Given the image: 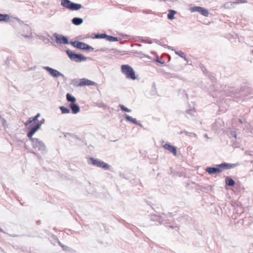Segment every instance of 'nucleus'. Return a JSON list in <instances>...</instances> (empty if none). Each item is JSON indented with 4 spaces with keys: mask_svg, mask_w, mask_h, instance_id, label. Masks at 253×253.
Instances as JSON below:
<instances>
[{
    "mask_svg": "<svg viewBox=\"0 0 253 253\" xmlns=\"http://www.w3.org/2000/svg\"><path fill=\"white\" fill-rule=\"evenodd\" d=\"M121 71L123 74L126 76L127 79L134 80L136 77L135 76V72L128 65H123L121 66Z\"/></svg>",
    "mask_w": 253,
    "mask_h": 253,
    "instance_id": "nucleus-1",
    "label": "nucleus"
},
{
    "mask_svg": "<svg viewBox=\"0 0 253 253\" xmlns=\"http://www.w3.org/2000/svg\"><path fill=\"white\" fill-rule=\"evenodd\" d=\"M61 5L72 11L78 10L82 7L81 4L73 2L70 0H61Z\"/></svg>",
    "mask_w": 253,
    "mask_h": 253,
    "instance_id": "nucleus-2",
    "label": "nucleus"
},
{
    "mask_svg": "<svg viewBox=\"0 0 253 253\" xmlns=\"http://www.w3.org/2000/svg\"><path fill=\"white\" fill-rule=\"evenodd\" d=\"M66 52L68 55L70 60L76 62L85 61L87 59L86 57L83 56L81 54L74 53L69 49L67 50Z\"/></svg>",
    "mask_w": 253,
    "mask_h": 253,
    "instance_id": "nucleus-3",
    "label": "nucleus"
},
{
    "mask_svg": "<svg viewBox=\"0 0 253 253\" xmlns=\"http://www.w3.org/2000/svg\"><path fill=\"white\" fill-rule=\"evenodd\" d=\"M70 43L74 47H76L77 48L83 49V50H93V48L91 46L85 43L79 42V41H74L71 42Z\"/></svg>",
    "mask_w": 253,
    "mask_h": 253,
    "instance_id": "nucleus-4",
    "label": "nucleus"
},
{
    "mask_svg": "<svg viewBox=\"0 0 253 253\" xmlns=\"http://www.w3.org/2000/svg\"><path fill=\"white\" fill-rule=\"evenodd\" d=\"M89 161H90V163L93 166L102 168L105 169H110V165L98 159H95L93 158H90Z\"/></svg>",
    "mask_w": 253,
    "mask_h": 253,
    "instance_id": "nucleus-5",
    "label": "nucleus"
},
{
    "mask_svg": "<svg viewBox=\"0 0 253 253\" xmlns=\"http://www.w3.org/2000/svg\"><path fill=\"white\" fill-rule=\"evenodd\" d=\"M43 69L47 71L52 77L55 78H58L60 77L63 78H65V76L63 74L56 69H54L48 66H44L43 67Z\"/></svg>",
    "mask_w": 253,
    "mask_h": 253,
    "instance_id": "nucleus-6",
    "label": "nucleus"
},
{
    "mask_svg": "<svg viewBox=\"0 0 253 253\" xmlns=\"http://www.w3.org/2000/svg\"><path fill=\"white\" fill-rule=\"evenodd\" d=\"M190 10L192 12H197L205 17H208L209 15V10L203 7L194 6L191 7Z\"/></svg>",
    "mask_w": 253,
    "mask_h": 253,
    "instance_id": "nucleus-7",
    "label": "nucleus"
},
{
    "mask_svg": "<svg viewBox=\"0 0 253 253\" xmlns=\"http://www.w3.org/2000/svg\"><path fill=\"white\" fill-rule=\"evenodd\" d=\"M33 147L34 149H37L40 151H44L45 150V146L42 141L39 139H33Z\"/></svg>",
    "mask_w": 253,
    "mask_h": 253,
    "instance_id": "nucleus-8",
    "label": "nucleus"
},
{
    "mask_svg": "<svg viewBox=\"0 0 253 253\" xmlns=\"http://www.w3.org/2000/svg\"><path fill=\"white\" fill-rule=\"evenodd\" d=\"M54 37L55 38L56 42L58 43H60V44H68L69 43L68 39L66 37H65L62 35H59L57 33H55L54 34Z\"/></svg>",
    "mask_w": 253,
    "mask_h": 253,
    "instance_id": "nucleus-9",
    "label": "nucleus"
},
{
    "mask_svg": "<svg viewBox=\"0 0 253 253\" xmlns=\"http://www.w3.org/2000/svg\"><path fill=\"white\" fill-rule=\"evenodd\" d=\"M97 85V83L93 81L85 79V78H83V79H80L79 83L78 84V86H83L84 85L89 86V85Z\"/></svg>",
    "mask_w": 253,
    "mask_h": 253,
    "instance_id": "nucleus-10",
    "label": "nucleus"
},
{
    "mask_svg": "<svg viewBox=\"0 0 253 253\" xmlns=\"http://www.w3.org/2000/svg\"><path fill=\"white\" fill-rule=\"evenodd\" d=\"M246 1L244 0H237L235 1H228L224 3L223 7L225 9H232L234 7L235 4H239L245 3Z\"/></svg>",
    "mask_w": 253,
    "mask_h": 253,
    "instance_id": "nucleus-11",
    "label": "nucleus"
},
{
    "mask_svg": "<svg viewBox=\"0 0 253 253\" xmlns=\"http://www.w3.org/2000/svg\"><path fill=\"white\" fill-rule=\"evenodd\" d=\"M33 124H30L29 127V131L28 133H29V135H34V134L41 127L42 123H37L35 126H33Z\"/></svg>",
    "mask_w": 253,
    "mask_h": 253,
    "instance_id": "nucleus-12",
    "label": "nucleus"
},
{
    "mask_svg": "<svg viewBox=\"0 0 253 253\" xmlns=\"http://www.w3.org/2000/svg\"><path fill=\"white\" fill-rule=\"evenodd\" d=\"M206 171L208 172L210 174H213L215 173H219L222 172V169L220 167H217V168L214 167H208L206 169Z\"/></svg>",
    "mask_w": 253,
    "mask_h": 253,
    "instance_id": "nucleus-13",
    "label": "nucleus"
},
{
    "mask_svg": "<svg viewBox=\"0 0 253 253\" xmlns=\"http://www.w3.org/2000/svg\"><path fill=\"white\" fill-rule=\"evenodd\" d=\"M163 147L172 153L174 156L177 154L176 148L169 143H166L163 145Z\"/></svg>",
    "mask_w": 253,
    "mask_h": 253,
    "instance_id": "nucleus-14",
    "label": "nucleus"
},
{
    "mask_svg": "<svg viewBox=\"0 0 253 253\" xmlns=\"http://www.w3.org/2000/svg\"><path fill=\"white\" fill-rule=\"evenodd\" d=\"M40 116V114H37L34 117H31L29 118L28 120L25 123V125L27 126L31 124H36L39 122L38 119Z\"/></svg>",
    "mask_w": 253,
    "mask_h": 253,
    "instance_id": "nucleus-15",
    "label": "nucleus"
},
{
    "mask_svg": "<svg viewBox=\"0 0 253 253\" xmlns=\"http://www.w3.org/2000/svg\"><path fill=\"white\" fill-rule=\"evenodd\" d=\"M236 166V164H231L228 163H222L220 165H217V167H220L222 169V171L223 169H228L234 167Z\"/></svg>",
    "mask_w": 253,
    "mask_h": 253,
    "instance_id": "nucleus-16",
    "label": "nucleus"
},
{
    "mask_svg": "<svg viewBox=\"0 0 253 253\" xmlns=\"http://www.w3.org/2000/svg\"><path fill=\"white\" fill-rule=\"evenodd\" d=\"M70 107L73 114H77L79 112L80 108L78 104L75 103H71Z\"/></svg>",
    "mask_w": 253,
    "mask_h": 253,
    "instance_id": "nucleus-17",
    "label": "nucleus"
},
{
    "mask_svg": "<svg viewBox=\"0 0 253 253\" xmlns=\"http://www.w3.org/2000/svg\"><path fill=\"white\" fill-rule=\"evenodd\" d=\"M23 28L25 30V31L27 32V34H25V35H23V36L25 37V38H30L32 37V33L31 32V29L30 27L27 25H25Z\"/></svg>",
    "mask_w": 253,
    "mask_h": 253,
    "instance_id": "nucleus-18",
    "label": "nucleus"
},
{
    "mask_svg": "<svg viewBox=\"0 0 253 253\" xmlns=\"http://www.w3.org/2000/svg\"><path fill=\"white\" fill-rule=\"evenodd\" d=\"M125 118L127 121L131 122L134 124L138 125L139 126H142V125L139 124L135 119H134L126 114L125 115Z\"/></svg>",
    "mask_w": 253,
    "mask_h": 253,
    "instance_id": "nucleus-19",
    "label": "nucleus"
},
{
    "mask_svg": "<svg viewBox=\"0 0 253 253\" xmlns=\"http://www.w3.org/2000/svg\"><path fill=\"white\" fill-rule=\"evenodd\" d=\"M72 23L75 25H80L83 22V19L79 17H75L72 20Z\"/></svg>",
    "mask_w": 253,
    "mask_h": 253,
    "instance_id": "nucleus-20",
    "label": "nucleus"
},
{
    "mask_svg": "<svg viewBox=\"0 0 253 253\" xmlns=\"http://www.w3.org/2000/svg\"><path fill=\"white\" fill-rule=\"evenodd\" d=\"M169 13L168 14V18L169 20H173L175 18L174 14L176 13V11L174 10H169Z\"/></svg>",
    "mask_w": 253,
    "mask_h": 253,
    "instance_id": "nucleus-21",
    "label": "nucleus"
},
{
    "mask_svg": "<svg viewBox=\"0 0 253 253\" xmlns=\"http://www.w3.org/2000/svg\"><path fill=\"white\" fill-rule=\"evenodd\" d=\"M172 50H173V49L171 48ZM174 52L176 54L178 55V56H179L180 57H181V58H183L185 61H187V58H186L185 55V53L182 52V51L180 50V51H176L175 50H174Z\"/></svg>",
    "mask_w": 253,
    "mask_h": 253,
    "instance_id": "nucleus-22",
    "label": "nucleus"
},
{
    "mask_svg": "<svg viewBox=\"0 0 253 253\" xmlns=\"http://www.w3.org/2000/svg\"><path fill=\"white\" fill-rule=\"evenodd\" d=\"M66 99L68 102H70L71 103H75V102L76 101V98L72 96L70 93L67 94Z\"/></svg>",
    "mask_w": 253,
    "mask_h": 253,
    "instance_id": "nucleus-23",
    "label": "nucleus"
},
{
    "mask_svg": "<svg viewBox=\"0 0 253 253\" xmlns=\"http://www.w3.org/2000/svg\"><path fill=\"white\" fill-rule=\"evenodd\" d=\"M226 184L230 186H233L235 184V181L229 177H227L225 179Z\"/></svg>",
    "mask_w": 253,
    "mask_h": 253,
    "instance_id": "nucleus-24",
    "label": "nucleus"
},
{
    "mask_svg": "<svg viewBox=\"0 0 253 253\" xmlns=\"http://www.w3.org/2000/svg\"><path fill=\"white\" fill-rule=\"evenodd\" d=\"M9 18L10 16L8 14H0V21H7Z\"/></svg>",
    "mask_w": 253,
    "mask_h": 253,
    "instance_id": "nucleus-25",
    "label": "nucleus"
},
{
    "mask_svg": "<svg viewBox=\"0 0 253 253\" xmlns=\"http://www.w3.org/2000/svg\"><path fill=\"white\" fill-rule=\"evenodd\" d=\"M106 39L109 42H116L119 41V39L117 37H114L111 36H108L107 35Z\"/></svg>",
    "mask_w": 253,
    "mask_h": 253,
    "instance_id": "nucleus-26",
    "label": "nucleus"
},
{
    "mask_svg": "<svg viewBox=\"0 0 253 253\" xmlns=\"http://www.w3.org/2000/svg\"><path fill=\"white\" fill-rule=\"evenodd\" d=\"M60 110L62 114H68L70 112L69 109H68L64 106H60L59 107Z\"/></svg>",
    "mask_w": 253,
    "mask_h": 253,
    "instance_id": "nucleus-27",
    "label": "nucleus"
},
{
    "mask_svg": "<svg viewBox=\"0 0 253 253\" xmlns=\"http://www.w3.org/2000/svg\"><path fill=\"white\" fill-rule=\"evenodd\" d=\"M57 243H58L59 245L62 248V249L64 251H69L70 249L64 245H63L61 242L57 239Z\"/></svg>",
    "mask_w": 253,
    "mask_h": 253,
    "instance_id": "nucleus-28",
    "label": "nucleus"
},
{
    "mask_svg": "<svg viewBox=\"0 0 253 253\" xmlns=\"http://www.w3.org/2000/svg\"><path fill=\"white\" fill-rule=\"evenodd\" d=\"M119 107L121 108V109L124 111L126 112H130L131 110L128 109L124 105L120 104Z\"/></svg>",
    "mask_w": 253,
    "mask_h": 253,
    "instance_id": "nucleus-29",
    "label": "nucleus"
},
{
    "mask_svg": "<svg viewBox=\"0 0 253 253\" xmlns=\"http://www.w3.org/2000/svg\"><path fill=\"white\" fill-rule=\"evenodd\" d=\"M107 35L106 34H96L95 35V38L96 39H104L106 38Z\"/></svg>",
    "mask_w": 253,
    "mask_h": 253,
    "instance_id": "nucleus-30",
    "label": "nucleus"
},
{
    "mask_svg": "<svg viewBox=\"0 0 253 253\" xmlns=\"http://www.w3.org/2000/svg\"><path fill=\"white\" fill-rule=\"evenodd\" d=\"M33 135H29V133H28L27 134V137L29 138V139L31 141L32 144L33 143V139H37V138H33L32 137Z\"/></svg>",
    "mask_w": 253,
    "mask_h": 253,
    "instance_id": "nucleus-31",
    "label": "nucleus"
},
{
    "mask_svg": "<svg viewBox=\"0 0 253 253\" xmlns=\"http://www.w3.org/2000/svg\"><path fill=\"white\" fill-rule=\"evenodd\" d=\"M79 81L77 79L73 80L72 81V84H73L74 85H76V86H78V84L79 83Z\"/></svg>",
    "mask_w": 253,
    "mask_h": 253,
    "instance_id": "nucleus-32",
    "label": "nucleus"
},
{
    "mask_svg": "<svg viewBox=\"0 0 253 253\" xmlns=\"http://www.w3.org/2000/svg\"><path fill=\"white\" fill-rule=\"evenodd\" d=\"M32 153H33L34 154L36 155L37 156L39 160H40V159H42V157H41V155H40L39 154H37V153H35V152H32Z\"/></svg>",
    "mask_w": 253,
    "mask_h": 253,
    "instance_id": "nucleus-33",
    "label": "nucleus"
},
{
    "mask_svg": "<svg viewBox=\"0 0 253 253\" xmlns=\"http://www.w3.org/2000/svg\"><path fill=\"white\" fill-rule=\"evenodd\" d=\"M192 110H187L186 111V113H187V114H189L191 112H192Z\"/></svg>",
    "mask_w": 253,
    "mask_h": 253,
    "instance_id": "nucleus-34",
    "label": "nucleus"
},
{
    "mask_svg": "<svg viewBox=\"0 0 253 253\" xmlns=\"http://www.w3.org/2000/svg\"><path fill=\"white\" fill-rule=\"evenodd\" d=\"M6 123V121L4 119L2 120V124L3 125V126L5 125V124Z\"/></svg>",
    "mask_w": 253,
    "mask_h": 253,
    "instance_id": "nucleus-35",
    "label": "nucleus"
},
{
    "mask_svg": "<svg viewBox=\"0 0 253 253\" xmlns=\"http://www.w3.org/2000/svg\"><path fill=\"white\" fill-rule=\"evenodd\" d=\"M43 122H44V120H42V121H41L40 122H38V123H42V124H43Z\"/></svg>",
    "mask_w": 253,
    "mask_h": 253,
    "instance_id": "nucleus-36",
    "label": "nucleus"
},
{
    "mask_svg": "<svg viewBox=\"0 0 253 253\" xmlns=\"http://www.w3.org/2000/svg\"><path fill=\"white\" fill-rule=\"evenodd\" d=\"M156 218V216H154L153 217H152V219L153 220H155Z\"/></svg>",
    "mask_w": 253,
    "mask_h": 253,
    "instance_id": "nucleus-37",
    "label": "nucleus"
},
{
    "mask_svg": "<svg viewBox=\"0 0 253 253\" xmlns=\"http://www.w3.org/2000/svg\"><path fill=\"white\" fill-rule=\"evenodd\" d=\"M0 232H4L2 230V229H1L0 228Z\"/></svg>",
    "mask_w": 253,
    "mask_h": 253,
    "instance_id": "nucleus-38",
    "label": "nucleus"
},
{
    "mask_svg": "<svg viewBox=\"0 0 253 253\" xmlns=\"http://www.w3.org/2000/svg\"><path fill=\"white\" fill-rule=\"evenodd\" d=\"M205 137H207V138H208V135L207 134H205Z\"/></svg>",
    "mask_w": 253,
    "mask_h": 253,
    "instance_id": "nucleus-39",
    "label": "nucleus"
},
{
    "mask_svg": "<svg viewBox=\"0 0 253 253\" xmlns=\"http://www.w3.org/2000/svg\"><path fill=\"white\" fill-rule=\"evenodd\" d=\"M234 136L235 138H236V134L235 133H234Z\"/></svg>",
    "mask_w": 253,
    "mask_h": 253,
    "instance_id": "nucleus-40",
    "label": "nucleus"
},
{
    "mask_svg": "<svg viewBox=\"0 0 253 253\" xmlns=\"http://www.w3.org/2000/svg\"><path fill=\"white\" fill-rule=\"evenodd\" d=\"M239 121H240V123H242V121L241 119L239 120Z\"/></svg>",
    "mask_w": 253,
    "mask_h": 253,
    "instance_id": "nucleus-41",
    "label": "nucleus"
},
{
    "mask_svg": "<svg viewBox=\"0 0 253 253\" xmlns=\"http://www.w3.org/2000/svg\"><path fill=\"white\" fill-rule=\"evenodd\" d=\"M169 227L172 228V229L173 228V227L172 226H170Z\"/></svg>",
    "mask_w": 253,
    "mask_h": 253,
    "instance_id": "nucleus-42",
    "label": "nucleus"
},
{
    "mask_svg": "<svg viewBox=\"0 0 253 253\" xmlns=\"http://www.w3.org/2000/svg\"><path fill=\"white\" fill-rule=\"evenodd\" d=\"M100 50H101V51H104V49H103V48H101V49H100Z\"/></svg>",
    "mask_w": 253,
    "mask_h": 253,
    "instance_id": "nucleus-43",
    "label": "nucleus"
},
{
    "mask_svg": "<svg viewBox=\"0 0 253 253\" xmlns=\"http://www.w3.org/2000/svg\"><path fill=\"white\" fill-rule=\"evenodd\" d=\"M186 95L187 98V97H188V95H187V94H186Z\"/></svg>",
    "mask_w": 253,
    "mask_h": 253,
    "instance_id": "nucleus-44",
    "label": "nucleus"
},
{
    "mask_svg": "<svg viewBox=\"0 0 253 253\" xmlns=\"http://www.w3.org/2000/svg\"><path fill=\"white\" fill-rule=\"evenodd\" d=\"M252 53H253V50L252 51Z\"/></svg>",
    "mask_w": 253,
    "mask_h": 253,
    "instance_id": "nucleus-45",
    "label": "nucleus"
}]
</instances>
